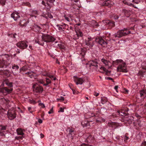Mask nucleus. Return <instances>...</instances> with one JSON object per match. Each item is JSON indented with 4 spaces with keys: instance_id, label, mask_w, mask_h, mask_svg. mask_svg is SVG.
I'll list each match as a JSON object with an SVG mask.
<instances>
[{
    "instance_id": "nucleus-48",
    "label": "nucleus",
    "mask_w": 146,
    "mask_h": 146,
    "mask_svg": "<svg viewBox=\"0 0 146 146\" xmlns=\"http://www.w3.org/2000/svg\"><path fill=\"white\" fill-rule=\"evenodd\" d=\"M135 26V25H134L133 27H130V26H129V27L127 28L128 29H129V30H127H127L129 31L130 30H134Z\"/></svg>"
},
{
    "instance_id": "nucleus-56",
    "label": "nucleus",
    "mask_w": 146,
    "mask_h": 146,
    "mask_svg": "<svg viewBox=\"0 0 146 146\" xmlns=\"http://www.w3.org/2000/svg\"><path fill=\"white\" fill-rule=\"evenodd\" d=\"M57 27L58 28V29L59 30L62 31V27L60 26L59 25H57Z\"/></svg>"
},
{
    "instance_id": "nucleus-22",
    "label": "nucleus",
    "mask_w": 146,
    "mask_h": 146,
    "mask_svg": "<svg viewBox=\"0 0 146 146\" xmlns=\"http://www.w3.org/2000/svg\"><path fill=\"white\" fill-rule=\"evenodd\" d=\"M29 22L28 21H26L25 20H23L20 21L19 23V25L21 27H25Z\"/></svg>"
},
{
    "instance_id": "nucleus-38",
    "label": "nucleus",
    "mask_w": 146,
    "mask_h": 146,
    "mask_svg": "<svg viewBox=\"0 0 146 146\" xmlns=\"http://www.w3.org/2000/svg\"><path fill=\"white\" fill-rule=\"evenodd\" d=\"M85 51L84 50H81V52L80 53V55L82 57H84V56L85 55Z\"/></svg>"
},
{
    "instance_id": "nucleus-9",
    "label": "nucleus",
    "mask_w": 146,
    "mask_h": 146,
    "mask_svg": "<svg viewBox=\"0 0 146 146\" xmlns=\"http://www.w3.org/2000/svg\"><path fill=\"white\" fill-rule=\"evenodd\" d=\"M17 46L20 48L23 49L26 48L27 46V45L26 42L24 41H20L17 44Z\"/></svg>"
},
{
    "instance_id": "nucleus-45",
    "label": "nucleus",
    "mask_w": 146,
    "mask_h": 146,
    "mask_svg": "<svg viewBox=\"0 0 146 146\" xmlns=\"http://www.w3.org/2000/svg\"><path fill=\"white\" fill-rule=\"evenodd\" d=\"M48 76L52 80H55L56 79V77H54L53 76L50 75L49 74Z\"/></svg>"
},
{
    "instance_id": "nucleus-33",
    "label": "nucleus",
    "mask_w": 146,
    "mask_h": 146,
    "mask_svg": "<svg viewBox=\"0 0 146 146\" xmlns=\"http://www.w3.org/2000/svg\"><path fill=\"white\" fill-rule=\"evenodd\" d=\"M123 61L121 60H116L113 61V64L117 65L119 62H122Z\"/></svg>"
},
{
    "instance_id": "nucleus-31",
    "label": "nucleus",
    "mask_w": 146,
    "mask_h": 146,
    "mask_svg": "<svg viewBox=\"0 0 146 146\" xmlns=\"http://www.w3.org/2000/svg\"><path fill=\"white\" fill-rule=\"evenodd\" d=\"M3 102V103H2V104H3L4 103H6L7 104H8L9 102V100L7 99H5L4 98H1L0 100V102Z\"/></svg>"
},
{
    "instance_id": "nucleus-19",
    "label": "nucleus",
    "mask_w": 146,
    "mask_h": 146,
    "mask_svg": "<svg viewBox=\"0 0 146 146\" xmlns=\"http://www.w3.org/2000/svg\"><path fill=\"white\" fill-rule=\"evenodd\" d=\"M6 61L3 59L2 60L0 59V68H2L5 67L6 68L7 66L6 65Z\"/></svg>"
},
{
    "instance_id": "nucleus-12",
    "label": "nucleus",
    "mask_w": 146,
    "mask_h": 146,
    "mask_svg": "<svg viewBox=\"0 0 146 146\" xmlns=\"http://www.w3.org/2000/svg\"><path fill=\"white\" fill-rule=\"evenodd\" d=\"M108 126L111 127L112 129H114L117 128L118 127V124L112 122H110L108 123Z\"/></svg>"
},
{
    "instance_id": "nucleus-40",
    "label": "nucleus",
    "mask_w": 146,
    "mask_h": 146,
    "mask_svg": "<svg viewBox=\"0 0 146 146\" xmlns=\"http://www.w3.org/2000/svg\"><path fill=\"white\" fill-rule=\"evenodd\" d=\"M93 23L94 24L93 25V26L95 28H96L99 26V25L95 21H94Z\"/></svg>"
},
{
    "instance_id": "nucleus-50",
    "label": "nucleus",
    "mask_w": 146,
    "mask_h": 146,
    "mask_svg": "<svg viewBox=\"0 0 146 146\" xmlns=\"http://www.w3.org/2000/svg\"><path fill=\"white\" fill-rule=\"evenodd\" d=\"M48 17L50 19H52L53 17V16L50 13H48Z\"/></svg>"
},
{
    "instance_id": "nucleus-13",
    "label": "nucleus",
    "mask_w": 146,
    "mask_h": 146,
    "mask_svg": "<svg viewBox=\"0 0 146 146\" xmlns=\"http://www.w3.org/2000/svg\"><path fill=\"white\" fill-rule=\"evenodd\" d=\"M4 84H6L10 88L13 87L12 83L9 82L8 79H6L3 80L2 85L4 86Z\"/></svg>"
},
{
    "instance_id": "nucleus-53",
    "label": "nucleus",
    "mask_w": 146,
    "mask_h": 146,
    "mask_svg": "<svg viewBox=\"0 0 146 146\" xmlns=\"http://www.w3.org/2000/svg\"><path fill=\"white\" fill-rule=\"evenodd\" d=\"M141 146H146V141L143 142L141 144Z\"/></svg>"
},
{
    "instance_id": "nucleus-47",
    "label": "nucleus",
    "mask_w": 146,
    "mask_h": 146,
    "mask_svg": "<svg viewBox=\"0 0 146 146\" xmlns=\"http://www.w3.org/2000/svg\"><path fill=\"white\" fill-rule=\"evenodd\" d=\"M140 1V0H132V2L138 4Z\"/></svg>"
},
{
    "instance_id": "nucleus-58",
    "label": "nucleus",
    "mask_w": 146,
    "mask_h": 146,
    "mask_svg": "<svg viewBox=\"0 0 146 146\" xmlns=\"http://www.w3.org/2000/svg\"><path fill=\"white\" fill-rule=\"evenodd\" d=\"M30 103L32 104H35L36 103V102L33 100H30Z\"/></svg>"
},
{
    "instance_id": "nucleus-28",
    "label": "nucleus",
    "mask_w": 146,
    "mask_h": 146,
    "mask_svg": "<svg viewBox=\"0 0 146 146\" xmlns=\"http://www.w3.org/2000/svg\"><path fill=\"white\" fill-rule=\"evenodd\" d=\"M81 124L83 127H87L89 125V122L86 121H82Z\"/></svg>"
},
{
    "instance_id": "nucleus-39",
    "label": "nucleus",
    "mask_w": 146,
    "mask_h": 146,
    "mask_svg": "<svg viewBox=\"0 0 146 146\" xmlns=\"http://www.w3.org/2000/svg\"><path fill=\"white\" fill-rule=\"evenodd\" d=\"M27 70V68L25 66H23V67L20 68V72H21L22 71H25Z\"/></svg>"
},
{
    "instance_id": "nucleus-1",
    "label": "nucleus",
    "mask_w": 146,
    "mask_h": 146,
    "mask_svg": "<svg viewBox=\"0 0 146 146\" xmlns=\"http://www.w3.org/2000/svg\"><path fill=\"white\" fill-rule=\"evenodd\" d=\"M127 30H129V29L124 28L123 29L118 31L115 35H113V38H116V37L120 38L123 36H125L128 34H130L131 31H129L125 32V31H126Z\"/></svg>"
},
{
    "instance_id": "nucleus-6",
    "label": "nucleus",
    "mask_w": 146,
    "mask_h": 146,
    "mask_svg": "<svg viewBox=\"0 0 146 146\" xmlns=\"http://www.w3.org/2000/svg\"><path fill=\"white\" fill-rule=\"evenodd\" d=\"M33 91L34 92L41 93L43 91L42 87L37 84H34L33 86Z\"/></svg>"
},
{
    "instance_id": "nucleus-36",
    "label": "nucleus",
    "mask_w": 146,
    "mask_h": 146,
    "mask_svg": "<svg viewBox=\"0 0 146 146\" xmlns=\"http://www.w3.org/2000/svg\"><path fill=\"white\" fill-rule=\"evenodd\" d=\"M100 69V70H103L104 72H106V74L110 72L106 68L103 67H101Z\"/></svg>"
},
{
    "instance_id": "nucleus-5",
    "label": "nucleus",
    "mask_w": 146,
    "mask_h": 146,
    "mask_svg": "<svg viewBox=\"0 0 146 146\" xmlns=\"http://www.w3.org/2000/svg\"><path fill=\"white\" fill-rule=\"evenodd\" d=\"M121 63L119 64L117 67V71L123 72H127V70L126 68V64L122 62Z\"/></svg>"
},
{
    "instance_id": "nucleus-49",
    "label": "nucleus",
    "mask_w": 146,
    "mask_h": 146,
    "mask_svg": "<svg viewBox=\"0 0 146 146\" xmlns=\"http://www.w3.org/2000/svg\"><path fill=\"white\" fill-rule=\"evenodd\" d=\"M5 132V131H0V135L1 136H5L4 132Z\"/></svg>"
},
{
    "instance_id": "nucleus-20",
    "label": "nucleus",
    "mask_w": 146,
    "mask_h": 146,
    "mask_svg": "<svg viewBox=\"0 0 146 146\" xmlns=\"http://www.w3.org/2000/svg\"><path fill=\"white\" fill-rule=\"evenodd\" d=\"M123 12L124 13L125 16L127 17H129L131 14V12L129 10L123 9Z\"/></svg>"
},
{
    "instance_id": "nucleus-52",
    "label": "nucleus",
    "mask_w": 146,
    "mask_h": 146,
    "mask_svg": "<svg viewBox=\"0 0 146 146\" xmlns=\"http://www.w3.org/2000/svg\"><path fill=\"white\" fill-rule=\"evenodd\" d=\"M39 105L40 106H41V108H44L45 107L44 104L43 103H39Z\"/></svg>"
},
{
    "instance_id": "nucleus-18",
    "label": "nucleus",
    "mask_w": 146,
    "mask_h": 146,
    "mask_svg": "<svg viewBox=\"0 0 146 146\" xmlns=\"http://www.w3.org/2000/svg\"><path fill=\"white\" fill-rule=\"evenodd\" d=\"M3 59L5 60V61H6V60L11 61L12 60V57L9 55L6 54L3 56Z\"/></svg>"
},
{
    "instance_id": "nucleus-15",
    "label": "nucleus",
    "mask_w": 146,
    "mask_h": 146,
    "mask_svg": "<svg viewBox=\"0 0 146 146\" xmlns=\"http://www.w3.org/2000/svg\"><path fill=\"white\" fill-rule=\"evenodd\" d=\"M11 17L13 18L15 21H17L18 19L19 18L20 16L19 15L18 13H13L11 15Z\"/></svg>"
},
{
    "instance_id": "nucleus-59",
    "label": "nucleus",
    "mask_w": 146,
    "mask_h": 146,
    "mask_svg": "<svg viewBox=\"0 0 146 146\" xmlns=\"http://www.w3.org/2000/svg\"><path fill=\"white\" fill-rule=\"evenodd\" d=\"M64 111V110L62 109V108H60V110L58 111V112H63Z\"/></svg>"
},
{
    "instance_id": "nucleus-23",
    "label": "nucleus",
    "mask_w": 146,
    "mask_h": 146,
    "mask_svg": "<svg viewBox=\"0 0 146 146\" xmlns=\"http://www.w3.org/2000/svg\"><path fill=\"white\" fill-rule=\"evenodd\" d=\"M101 61L104 64L105 66H108L109 67V64L110 63L109 61H108L104 58H102L101 60Z\"/></svg>"
},
{
    "instance_id": "nucleus-8",
    "label": "nucleus",
    "mask_w": 146,
    "mask_h": 146,
    "mask_svg": "<svg viewBox=\"0 0 146 146\" xmlns=\"http://www.w3.org/2000/svg\"><path fill=\"white\" fill-rule=\"evenodd\" d=\"M13 90L12 88L9 89L6 87H4L1 88L0 92L3 93L4 95H6L11 92Z\"/></svg>"
},
{
    "instance_id": "nucleus-34",
    "label": "nucleus",
    "mask_w": 146,
    "mask_h": 146,
    "mask_svg": "<svg viewBox=\"0 0 146 146\" xmlns=\"http://www.w3.org/2000/svg\"><path fill=\"white\" fill-rule=\"evenodd\" d=\"M19 67L18 66L16 65L15 64H13L12 65V68L13 69H15L16 70H18Z\"/></svg>"
},
{
    "instance_id": "nucleus-43",
    "label": "nucleus",
    "mask_w": 146,
    "mask_h": 146,
    "mask_svg": "<svg viewBox=\"0 0 146 146\" xmlns=\"http://www.w3.org/2000/svg\"><path fill=\"white\" fill-rule=\"evenodd\" d=\"M24 137L23 135L21 136H17L15 137V139L17 140L22 139Z\"/></svg>"
},
{
    "instance_id": "nucleus-27",
    "label": "nucleus",
    "mask_w": 146,
    "mask_h": 146,
    "mask_svg": "<svg viewBox=\"0 0 146 146\" xmlns=\"http://www.w3.org/2000/svg\"><path fill=\"white\" fill-rule=\"evenodd\" d=\"M3 73L7 77H11V75L10 73V71L9 70H5Z\"/></svg>"
},
{
    "instance_id": "nucleus-3",
    "label": "nucleus",
    "mask_w": 146,
    "mask_h": 146,
    "mask_svg": "<svg viewBox=\"0 0 146 146\" xmlns=\"http://www.w3.org/2000/svg\"><path fill=\"white\" fill-rule=\"evenodd\" d=\"M42 38L43 41L46 42H53L55 40L54 37L47 34H43L42 36Z\"/></svg>"
},
{
    "instance_id": "nucleus-24",
    "label": "nucleus",
    "mask_w": 146,
    "mask_h": 146,
    "mask_svg": "<svg viewBox=\"0 0 146 146\" xmlns=\"http://www.w3.org/2000/svg\"><path fill=\"white\" fill-rule=\"evenodd\" d=\"M33 30H35L36 31H40L41 28L37 25H35L33 27Z\"/></svg>"
},
{
    "instance_id": "nucleus-10",
    "label": "nucleus",
    "mask_w": 146,
    "mask_h": 146,
    "mask_svg": "<svg viewBox=\"0 0 146 146\" xmlns=\"http://www.w3.org/2000/svg\"><path fill=\"white\" fill-rule=\"evenodd\" d=\"M96 41L104 47L106 46L108 44L107 42L105 41L102 38L99 37L96 38Z\"/></svg>"
},
{
    "instance_id": "nucleus-61",
    "label": "nucleus",
    "mask_w": 146,
    "mask_h": 146,
    "mask_svg": "<svg viewBox=\"0 0 146 146\" xmlns=\"http://www.w3.org/2000/svg\"><path fill=\"white\" fill-rule=\"evenodd\" d=\"M129 139V137L126 136H125L124 137V141H125L126 140H128Z\"/></svg>"
},
{
    "instance_id": "nucleus-63",
    "label": "nucleus",
    "mask_w": 146,
    "mask_h": 146,
    "mask_svg": "<svg viewBox=\"0 0 146 146\" xmlns=\"http://www.w3.org/2000/svg\"><path fill=\"white\" fill-rule=\"evenodd\" d=\"M94 96H97L99 95V93H97L96 92H94Z\"/></svg>"
},
{
    "instance_id": "nucleus-30",
    "label": "nucleus",
    "mask_w": 146,
    "mask_h": 146,
    "mask_svg": "<svg viewBox=\"0 0 146 146\" xmlns=\"http://www.w3.org/2000/svg\"><path fill=\"white\" fill-rule=\"evenodd\" d=\"M146 94V91L145 90H143L140 91V96L141 97H144V96Z\"/></svg>"
},
{
    "instance_id": "nucleus-62",
    "label": "nucleus",
    "mask_w": 146,
    "mask_h": 146,
    "mask_svg": "<svg viewBox=\"0 0 146 146\" xmlns=\"http://www.w3.org/2000/svg\"><path fill=\"white\" fill-rule=\"evenodd\" d=\"M38 121L40 123H41L42 122V120L40 119H38Z\"/></svg>"
},
{
    "instance_id": "nucleus-60",
    "label": "nucleus",
    "mask_w": 146,
    "mask_h": 146,
    "mask_svg": "<svg viewBox=\"0 0 146 146\" xmlns=\"http://www.w3.org/2000/svg\"><path fill=\"white\" fill-rule=\"evenodd\" d=\"M17 35V34L15 33L13 34H11V36L14 38H15L16 37L15 36Z\"/></svg>"
},
{
    "instance_id": "nucleus-14",
    "label": "nucleus",
    "mask_w": 146,
    "mask_h": 146,
    "mask_svg": "<svg viewBox=\"0 0 146 146\" xmlns=\"http://www.w3.org/2000/svg\"><path fill=\"white\" fill-rule=\"evenodd\" d=\"M86 45L89 46L90 47H92L94 45L92 39L91 38H88V40L86 41Z\"/></svg>"
},
{
    "instance_id": "nucleus-46",
    "label": "nucleus",
    "mask_w": 146,
    "mask_h": 146,
    "mask_svg": "<svg viewBox=\"0 0 146 146\" xmlns=\"http://www.w3.org/2000/svg\"><path fill=\"white\" fill-rule=\"evenodd\" d=\"M35 42L36 43H38L40 45H43L44 44V42H43V41L40 42V41H37L36 40L35 41Z\"/></svg>"
},
{
    "instance_id": "nucleus-32",
    "label": "nucleus",
    "mask_w": 146,
    "mask_h": 146,
    "mask_svg": "<svg viewBox=\"0 0 146 146\" xmlns=\"http://www.w3.org/2000/svg\"><path fill=\"white\" fill-rule=\"evenodd\" d=\"M34 72L32 71H29V72L25 73V74L28 75V76L32 78V76H33V74Z\"/></svg>"
},
{
    "instance_id": "nucleus-57",
    "label": "nucleus",
    "mask_w": 146,
    "mask_h": 146,
    "mask_svg": "<svg viewBox=\"0 0 146 146\" xmlns=\"http://www.w3.org/2000/svg\"><path fill=\"white\" fill-rule=\"evenodd\" d=\"M65 18L66 19V20H67L68 21H70V19L68 17L66 16H65Z\"/></svg>"
},
{
    "instance_id": "nucleus-26",
    "label": "nucleus",
    "mask_w": 146,
    "mask_h": 146,
    "mask_svg": "<svg viewBox=\"0 0 146 146\" xmlns=\"http://www.w3.org/2000/svg\"><path fill=\"white\" fill-rule=\"evenodd\" d=\"M17 133L18 135H23L24 134L22 129L20 128H19L17 129Z\"/></svg>"
},
{
    "instance_id": "nucleus-54",
    "label": "nucleus",
    "mask_w": 146,
    "mask_h": 146,
    "mask_svg": "<svg viewBox=\"0 0 146 146\" xmlns=\"http://www.w3.org/2000/svg\"><path fill=\"white\" fill-rule=\"evenodd\" d=\"M53 112V108H52L50 111L48 112V113L49 114H51Z\"/></svg>"
},
{
    "instance_id": "nucleus-41",
    "label": "nucleus",
    "mask_w": 146,
    "mask_h": 146,
    "mask_svg": "<svg viewBox=\"0 0 146 146\" xmlns=\"http://www.w3.org/2000/svg\"><path fill=\"white\" fill-rule=\"evenodd\" d=\"M145 72L144 71H139L138 74V75H141L142 77H143L144 76L143 75L144 74V73Z\"/></svg>"
},
{
    "instance_id": "nucleus-4",
    "label": "nucleus",
    "mask_w": 146,
    "mask_h": 146,
    "mask_svg": "<svg viewBox=\"0 0 146 146\" xmlns=\"http://www.w3.org/2000/svg\"><path fill=\"white\" fill-rule=\"evenodd\" d=\"M16 112L13 108L9 109L7 113V115L8 118L10 120L14 119L16 117Z\"/></svg>"
},
{
    "instance_id": "nucleus-7",
    "label": "nucleus",
    "mask_w": 146,
    "mask_h": 146,
    "mask_svg": "<svg viewBox=\"0 0 146 146\" xmlns=\"http://www.w3.org/2000/svg\"><path fill=\"white\" fill-rule=\"evenodd\" d=\"M55 0H44L42 1V4L45 6L49 7L50 8L52 6V4L53 3Z\"/></svg>"
},
{
    "instance_id": "nucleus-17",
    "label": "nucleus",
    "mask_w": 146,
    "mask_h": 146,
    "mask_svg": "<svg viewBox=\"0 0 146 146\" xmlns=\"http://www.w3.org/2000/svg\"><path fill=\"white\" fill-rule=\"evenodd\" d=\"M104 23L106 25H108L111 27H113L115 26L114 22L110 21L109 20H106L104 21Z\"/></svg>"
},
{
    "instance_id": "nucleus-2",
    "label": "nucleus",
    "mask_w": 146,
    "mask_h": 146,
    "mask_svg": "<svg viewBox=\"0 0 146 146\" xmlns=\"http://www.w3.org/2000/svg\"><path fill=\"white\" fill-rule=\"evenodd\" d=\"M117 115H121L124 116L123 119L125 121H127L129 124L131 123L133 120V117L131 116H127L125 115V114L123 112H120L119 111L117 112Z\"/></svg>"
},
{
    "instance_id": "nucleus-25",
    "label": "nucleus",
    "mask_w": 146,
    "mask_h": 146,
    "mask_svg": "<svg viewBox=\"0 0 146 146\" xmlns=\"http://www.w3.org/2000/svg\"><path fill=\"white\" fill-rule=\"evenodd\" d=\"M76 35L78 37L79 36L82 37L83 36V34L81 31L80 30H75Z\"/></svg>"
},
{
    "instance_id": "nucleus-21",
    "label": "nucleus",
    "mask_w": 146,
    "mask_h": 146,
    "mask_svg": "<svg viewBox=\"0 0 146 146\" xmlns=\"http://www.w3.org/2000/svg\"><path fill=\"white\" fill-rule=\"evenodd\" d=\"M93 66L96 67L97 68L98 62L96 60H92L90 61V66Z\"/></svg>"
},
{
    "instance_id": "nucleus-16",
    "label": "nucleus",
    "mask_w": 146,
    "mask_h": 146,
    "mask_svg": "<svg viewBox=\"0 0 146 146\" xmlns=\"http://www.w3.org/2000/svg\"><path fill=\"white\" fill-rule=\"evenodd\" d=\"M74 80L77 85H78V84L80 85L82 84L84 82L83 80L80 78H77L75 79Z\"/></svg>"
},
{
    "instance_id": "nucleus-42",
    "label": "nucleus",
    "mask_w": 146,
    "mask_h": 146,
    "mask_svg": "<svg viewBox=\"0 0 146 146\" xmlns=\"http://www.w3.org/2000/svg\"><path fill=\"white\" fill-rule=\"evenodd\" d=\"M5 0H0V4L2 5H4L5 3Z\"/></svg>"
},
{
    "instance_id": "nucleus-29",
    "label": "nucleus",
    "mask_w": 146,
    "mask_h": 146,
    "mask_svg": "<svg viewBox=\"0 0 146 146\" xmlns=\"http://www.w3.org/2000/svg\"><path fill=\"white\" fill-rule=\"evenodd\" d=\"M7 125H0V131H5L6 130Z\"/></svg>"
},
{
    "instance_id": "nucleus-44",
    "label": "nucleus",
    "mask_w": 146,
    "mask_h": 146,
    "mask_svg": "<svg viewBox=\"0 0 146 146\" xmlns=\"http://www.w3.org/2000/svg\"><path fill=\"white\" fill-rule=\"evenodd\" d=\"M31 12L33 15H36L37 13V11L36 10H31Z\"/></svg>"
},
{
    "instance_id": "nucleus-35",
    "label": "nucleus",
    "mask_w": 146,
    "mask_h": 146,
    "mask_svg": "<svg viewBox=\"0 0 146 146\" xmlns=\"http://www.w3.org/2000/svg\"><path fill=\"white\" fill-rule=\"evenodd\" d=\"M71 86H72V84H69V86L70 87L71 89L72 90L73 94H78V92L76 91L75 90L72 88Z\"/></svg>"
},
{
    "instance_id": "nucleus-51",
    "label": "nucleus",
    "mask_w": 146,
    "mask_h": 146,
    "mask_svg": "<svg viewBox=\"0 0 146 146\" xmlns=\"http://www.w3.org/2000/svg\"><path fill=\"white\" fill-rule=\"evenodd\" d=\"M46 83H48L49 84H50L51 83L50 80L48 78H46Z\"/></svg>"
},
{
    "instance_id": "nucleus-64",
    "label": "nucleus",
    "mask_w": 146,
    "mask_h": 146,
    "mask_svg": "<svg viewBox=\"0 0 146 146\" xmlns=\"http://www.w3.org/2000/svg\"><path fill=\"white\" fill-rule=\"evenodd\" d=\"M123 2L125 4L127 5H128V3H129L128 2L126 1H123Z\"/></svg>"
},
{
    "instance_id": "nucleus-55",
    "label": "nucleus",
    "mask_w": 146,
    "mask_h": 146,
    "mask_svg": "<svg viewBox=\"0 0 146 146\" xmlns=\"http://www.w3.org/2000/svg\"><path fill=\"white\" fill-rule=\"evenodd\" d=\"M73 132H74V131L73 130H72V129H70L69 131V134H70L71 135H72V133Z\"/></svg>"
},
{
    "instance_id": "nucleus-11",
    "label": "nucleus",
    "mask_w": 146,
    "mask_h": 146,
    "mask_svg": "<svg viewBox=\"0 0 146 146\" xmlns=\"http://www.w3.org/2000/svg\"><path fill=\"white\" fill-rule=\"evenodd\" d=\"M114 4V3L111 0H106L102 3V5L111 7Z\"/></svg>"
},
{
    "instance_id": "nucleus-37",
    "label": "nucleus",
    "mask_w": 146,
    "mask_h": 146,
    "mask_svg": "<svg viewBox=\"0 0 146 146\" xmlns=\"http://www.w3.org/2000/svg\"><path fill=\"white\" fill-rule=\"evenodd\" d=\"M23 5L24 6H27L30 7H31V5L30 4V3L29 2H24L23 3Z\"/></svg>"
}]
</instances>
